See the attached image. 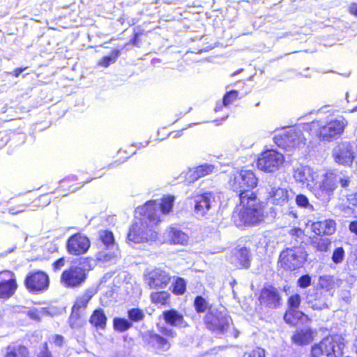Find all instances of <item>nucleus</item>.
<instances>
[{"mask_svg":"<svg viewBox=\"0 0 357 357\" xmlns=\"http://www.w3.org/2000/svg\"><path fill=\"white\" fill-rule=\"evenodd\" d=\"M239 199L242 208L234 216L236 225L255 226L264 220V207L254 192L243 193Z\"/></svg>","mask_w":357,"mask_h":357,"instance_id":"1","label":"nucleus"},{"mask_svg":"<svg viewBox=\"0 0 357 357\" xmlns=\"http://www.w3.org/2000/svg\"><path fill=\"white\" fill-rule=\"evenodd\" d=\"M351 183V177L347 174L342 172L328 171L316 181L312 192L317 198L328 202L339 184L343 189H347Z\"/></svg>","mask_w":357,"mask_h":357,"instance_id":"2","label":"nucleus"},{"mask_svg":"<svg viewBox=\"0 0 357 357\" xmlns=\"http://www.w3.org/2000/svg\"><path fill=\"white\" fill-rule=\"evenodd\" d=\"M174 202V196L164 197L160 203L156 201H149L144 206L137 207L135 210L136 216L147 215V218L158 225L161 222L160 213L168 214L172 209Z\"/></svg>","mask_w":357,"mask_h":357,"instance_id":"3","label":"nucleus"},{"mask_svg":"<svg viewBox=\"0 0 357 357\" xmlns=\"http://www.w3.org/2000/svg\"><path fill=\"white\" fill-rule=\"evenodd\" d=\"M140 216L139 220L132 225L128 234V240L135 243L156 241L158 234L153 230V227L156 225L151 222L147 215Z\"/></svg>","mask_w":357,"mask_h":357,"instance_id":"4","label":"nucleus"},{"mask_svg":"<svg viewBox=\"0 0 357 357\" xmlns=\"http://www.w3.org/2000/svg\"><path fill=\"white\" fill-rule=\"evenodd\" d=\"M312 123L318 127L317 134L319 139L331 142L341 136L348 122L344 117L339 116L326 123L320 121H314Z\"/></svg>","mask_w":357,"mask_h":357,"instance_id":"5","label":"nucleus"},{"mask_svg":"<svg viewBox=\"0 0 357 357\" xmlns=\"http://www.w3.org/2000/svg\"><path fill=\"white\" fill-rule=\"evenodd\" d=\"M344 347L343 339L339 335L328 336L319 344L314 345L311 350L312 357H340Z\"/></svg>","mask_w":357,"mask_h":357,"instance_id":"6","label":"nucleus"},{"mask_svg":"<svg viewBox=\"0 0 357 357\" xmlns=\"http://www.w3.org/2000/svg\"><path fill=\"white\" fill-rule=\"evenodd\" d=\"M257 183L258 178L250 170H241L233 174L229 180L230 187L238 193L239 197L243 193L253 192L251 190L257 185Z\"/></svg>","mask_w":357,"mask_h":357,"instance_id":"7","label":"nucleus"},{"mask_svg":"<svg viewBox=\"0 0 357 357\" xmlns=\"http://www.w3.org/2000/svg\"><path fill=\"white\" fill-rule=\"evenodd\" d=\"M307 255L303 247L287 248L280 253V261L284 268L294 270L303 265Z\"/></svg>","mask_w":357,"mask_h":357,"instance_id":"8","label":"nucleus"},{"mask_svg":"<svg viewBox=\"0 0 357 357\" xmlns=\"http://www.w3.org/2000/svg\"><path fill=\"white\" fill-rule=\"evenodd\" d=\"M86 270L77 265H73L63 271L60 282L66 288H77L81 287L86 279Z\"/></svg>","mask_w":357,"mask_h":357,"instance_id":"9","label":"nucleus"},{"mask_svg":"<svg viewBox=\"0 0 357 357\" xmlns=\"http://www.w3.org/2000/svg\"><path fill=\"white\" fill-rule=\"evenodd\" d=\"M274 141L279 147L289 149L305 144V138L300 129L291 128L275 135Z\"/></svg>","mask_w":357,"mask_h":357,"instance_id":"10","label":"nucleus"},{"mask_svg":"<svg viewBox=\"0 0 357 357\" xmlns=\"http://www.w3.org/2000/svg\"><path fill=\"white\" fill-rule=\"evenodd\" d=\"M220 200V196L215 192H206L197 195L194 198L195 213L197 215L204 217L215 208Z\"/></svg>","mask_w":357,"mask_h":357,"instance_id":"11","label":"nucleus"},{"mask_svg":"<svg viewBox=\"0 0 357 357\" xmlns=\"http://www.w3.org/2000/svg\"><path fill=\"white\" fill-rule=\"evenodd\" d=\"M284 160L282 153L274 150H266L258 158L257 167L262 171L274 172L280 169Z\"/></svg>","mask_w":357,"mask_h":357,"instance_id":"12","label":"nucleus"},{"mask_svg":"<svg viewBox=\"0 0 357 357\" xmlns=\"http://www.w3.org/2000/svg\"><path fill=\"white\" fill-rule=\"evenodd\" d=\"M50 284V279L45 272L37 271L27 274L24 280L26 288L31 292L40 293L46 291Z\"/></svg>","mask_w":357,"mask_h":357,"instance_id":"13","label":"nucleus"},{"mask_svg":"<svg viewBox=\"0 0 357 357\" xmlns=\"http://www.w3.org/2000/svg\"><path fill=\"white\" fill-rule=\"evenodd\" d=\"M231 319L222 312H211L206 314V327L216 334H224L229 328Z\"/></svg>","mask_w":357,"mask_h":357,"instance_id":"14","label":"nucleus"},{"mask_svg":"<svg viewBox=\"0 0 357 357\" xmlns=\"http://www.w3.org/2000/svg\"><path fill=\"white\" fill-rule=\"evenodd\" d=\"M354 146L349 142H341L333 149L335 161L342 165L350 166L355 158Z\"/></svg>","mask_w":357,"mask_h":357,"instance_id":"15","label":"nucleus"},{"mask_svg":"<svg viewBox=\"0 0 357 357\" xmlns=\"http://www.w3.org/2000/svg\"><path fill=\"white\" fill-rule=\"evenodd\" d=\"M293 176L297 183L312 192L318 174L310 167L301 165L294 168Z\"/></svg>","mask_w":357,"mask_h":357,"instance_id":"16","label":"nucleus"},{"mask_svg":"<svg viewBox=\"0 0 357 357\" xmlns=\"http://www.w3.org/2000/svg\"><path fill=\"white\" fill-rule=\"evenodd\" d=\"M171 279L169 273L160 268H155L144 275L146 284L151 289H162L167 286Z\"/></svg>","mask_w":357,"mask_h":357,"instance_id":"17","label":"nucleus"},{"mask_svg":"<svg viewBox=\"0 0 357 357\" xmlns=\"http://www.w3.org/2000/svg\"><path fill=\"white\" fill-rule=\"evenodd\" d=\"M266 190V199L271 204L284 206L291 199V194L287 188L277 185L275 183L268 184Z\"/></svg>","mask_w":357,"mask_h":357,"instance_id":"18","label":"nucleus"},{"mask_svg":"<svg viewBox=\"0 0 357 357\" xmlns=\"http://www.w3.org/2000/svg\"><path fill=\"white\" fill-rule=\"evenodd\" d=\"M17 288L16 277L13 272H0V298L7 299L12 296Z\"/></svg>","mask_w":357,"mask_h":357,"instance_id":"19","label":"nucleus"},{"mask_svg":"<svg viewBox=\"0 0 357 357\" xmlns=\"http://www.w3.org/2000/svg\"><path fill=\"white\" fill-rule=\"evenodd\" d=\"M89 247V238L79 233L71 236L66 243L68 252L73 255H80L86 252Z\"/></svg>","mask_w":357,"mask_h":357,"instance_id":"20","label":"nucleus"},{"mask_svg":"<svg viewBox=\"0 0 357 357\" xmlns=\"http://www.w3.org/2000/svg\"><path fill=\"white\" fill-rule=\"evenodd\" d=\"M301 296L298 294L292 295L289 298V309L284 316V319L287 323L296 325L304 316V314L298 310L301 304Z\"/></svg>","mask_w":357,"mask_h":357,"instance_id":"21","label":"nucleus"},{"mask_svg":"<svg viewBox=\"0 0 357 357\" xmlns=\"http://www.w3.org/2000/svg\"><path fill=\"white\" fill-rule=\"evenodd\" d=\"M259 300L261 305L273 309L280 306L281 296L276 288L270 286L261 290Z\"/></svg>","mask_w":357,"mask_h":357,"instance_id":"22","label":"nucleus"},{"mask_svg":"<svg viewBox=\"0 0 357 357\" xmlns=\"http://www.w3.org/2000/svg\"><path fill=\"white\" fill-rule=\"evenodd\" d=\"M143 338L145 342L154 349L166 351L170 348V343L167 339L153 331L145 333Z\"/></svg>","mask_w":357,"mask_h":357,"instance_id":"23","label":"nucleus"},{"mask_svg":"<svg viewBox=\"0 0 357 357\" xmlns=\"http://www.w3.org/2000/svg\"><path fill=\"white\" fill-rule=\"evenodd\" d=\"M311 229L318 236L332 235L336 230V222L332 219L319 220L312 223Z\"/></svg>","mask_w":357,"mask_h":357,"instance_id":"24","label":"nucleus"},{"mask_svg":"<svg viewBox=\"0 0 357 357\" xmlns=\"http://www.w3.org/2000/svg\"><path fill=\"white\" fill-rule=\"evenodd\" d=\"M162 317L165 323L171 326L183 328L189 326L183 315L174 309L163 311Z\"/></svg>","mask_w":357,"mask_h":357,"instance_id":"25","label":"nucleus"},{"mask_svg":"<svg viewBox=\"0 0 357 357\" xmlns=\"http://www.w3.org/2000/svg\"><path fill=\"white\" fill-rule=\"evenodd\" d=\"M229 260L237 268H249L250 255L248 250L245 248L235 249L230 256Z\"/></svg>","mask_w":357,"mask_h":357,"instance_id":"26","label":"nucleus"},{"mask_svg":"<svg viewBox=\"0 0 357 357\" xmlns=\"http://www.w3.org/2000/svg\"><path fill=\"white\" fill-rule=\"evenodd\" d=\"M215 167L211 164H203L189 170L187 180L190 183L195 182L199 178L209 175L215 172Z\"/></svg>","mask_w":357,"mask_h":357,"instance_id":"27","label":"nucleus"},{"mask_svg":"<svg viewBox=\"0 0 357 357\" xmlns=\"http://www.w3.org/2000/svg\"><path fill=\"white\" fill-rule=\"evenodd\" d=\"M306 300L309 306L314 310H321L328 307L325 296L320 291L314 290L312 293L309 292Z\"/></svg>","mask_w":357,"mask_h":357,"instance_id":"28","label":"nucleus"},{"mask_svg":"<svg viewBox=\"0 0 357 357\" xmlns=\"http://www.w3.org/2000/svg\"><path fill=\"white\" fill-rule=\"evenodd\" d=\"M166 238L170 244L185 245L188 241V236L176 227H169L166 231Z\"/></svg>","mask_w":357,"mask_h":357,"instance_id":"29","label":"nucleus"},{"mask_svg":"<svg viewBox=\"0 0 357 357\" xmlns=\"http://www.w3.org/2000/svg\"><path fill=\"white\" fill-rule=\"evenodd\" d=\"M96 293V291L93 288L86 289L82 294L77 297L73 307L74 310L79 311L81 309H85L87 307L88 303Z\"/></svg>","mask_w":357,"mask_h":357,"instance_id":"30","label":"nucleus"},{"mask_svg":"<svg viewBox=\"0 0 357 357\" xmlns=\"http://www.w3.org/2000/svg\"><path fill=\"white\" fill-rule=\"evenodd\" d=\"M292 342L298 345H305L312 340V331L309 328L298 329L291 337Z\"/></svg>","mask_w":357,"mask_h":357,"instance_id":"31","label":"nucleus"},{"mask_svg":"<svg viewBox=\"0 0 357 357\" xmlns=\"http://www.w3.org/2000/svg\"><path fill=\"white\" fill-rule=\"evenodd\" d=\"M4 357H29V353L25 346L13 343L7 347Z\"/></svg>","mask_w":357,"mask_h":357,"instance_id":"32","label":"nucleus"},{"mask_svg":"<svg viewBox=\"0 0 357 357\" xmlns=\"http://www.w3.org/2000/svg\"><path fill=\"white\" fill-rule=\"evenodd\" d=\"M107 318L102 309L99 308L93 311L89 322L96 328L105 329L107 325Z\"/></svg>","mask_w":357,"mask_h":357,"instance_id":"33","label":"nucleus"},{"mask_svg":"<svg viewBox=\"0 0 357 357\" xmlns=\"http://www.w3.org/2000/svg\"><path fill=\"white\" fill-rule=\"evenodd\" d=\"M6 203L7 207L3 208V212H8L13 215H16L25 212L26 208L29 206V204L24 203L14 204V203L12 202V199L7 201Z\"/></svg>","mask_w":357,"mask_h":357,"instance_id":"34","label":"nucleus"},{"mask_svg":"<svg viewBox=\"0 0 357 357\" xmlns=\"http://www.w3.org/2000/svg\"><path fill=\"white\" fill-rule=\"evenodd\" d=\"M331 241L328 238L314 236L310 238L311 245L317 251L326 252L330 247Z\"/></svg>","mask_w":357,"mask_h":357,"instance_id":"35","label":"nucleus"},{"mask_svg":"<svg viewBox=\"0 0 357 357\" xmlns=\"http://www.w3.org/2000/svg\"><path fill=\"white\" fill-rule=\"evenodd\" d=\"M170 294L167 291H157L151 294L150 298L153 303L157 305H165L168 303Z\"/></svg>","mask_w":357,"mask_h":357,"instance_id":"36","label":"nucleus"},{"mask_svg":"<svg viewBox=\"0 0 357 357\" xmlns=\"http://www.w3.org/2000/svg\"><path fill=\"white\" fill-rule=\"evenodd\" d=\"M114 328L119 332H125L132 326L129 320L124 318L115 317L113 320Z\"/></svg>","mask_w":357,"mask_h":357,"instance_id":"37","label":"nucleus"},{"mask_svg":"<svg viewBox=\"0 0 357 357\" xmlns=\"http://www.w3.org/2000/svg\"><path fill=\"white\" fill-rule=\"evenodd\" d=\"M238 92L236 90H232L227 92L223 97L222 103L217 104L215 111L218 112L221 109L222 107H226L233 102L238 97Z\"/></svg>","mask_w":357,"mask_h":357,"instance_id":"38","label":"nucleus"},{"mask_svg":"<svg viewBox=\"0 0 357 357\" xmlns=\"http://www.w3.org/2000/svg\"><path fill=\"white\" fill-rule=\"evenodd\" d=\"M128 317L129 321L138 323L142 321L145 317L144 311L139 308H132L128 310Z\"/></svg>","mask_w":357,"mask_h":357,"instance_id":"39","label":"nucleus"},{"mask_svg":"<svg viewBox=\"0 0 357 357\" xmlns=\"http://www.w3.org/2000/svg\"><path fill=\"white\" fill-rule=\"evenodd\" d=\"M319 284L321 288L326 289L327 291H329L335 287V279L332 275H324L319 277Z\"/></svg>","mask_w":357,"mask_h":357,"instance_id":"40","label":"nucleus"},{"mask_svg":"<svg viewBox=\"0 0 357 357\" xmlns=\"http://www.w3.org/2000/svg\"><path fill=\"white\" fill-rule=\"evenodd\" d=\"M120 55V51L118 50H112L108 55L104 56L99 61L98 65L103 67H108L111 63H114Z\"/></svg>","mask_w":357,"mask_h":357,"instance_id":"41","label":"nucleus"},{"mask_svg":"<svg viewBox=\"0 0 357 357\" xmlns=\"http://www.w3.org/2000/svg\"><path fill=\"white\" fill-rule=\"evenodd\" d=\"M99 238L107 248L114 246V238L112 232L107 230H101L99 231Z\"/></svg>","mask_w":357,"mask_h":357,"instance_id":"42","label":"nucleus"},{"mask_svg":"<svg viewBox=\"0 0 357 357\" xmlns=\"http://www.w3.org/2000/svg\"><path fill=\"white\" fill-rule=\"evenodd\" d=\"M296 203L298 206L307 208L310 211L314 210V206L310 204L308 198L303 194L298 195L296 197Z\"/></svg>","mask_w":357,"mask_h":357,"instance_id":"43","label":"nucleus"},{"mask_svg":"<svg viewBox=\"0 0 357 357\" xmlns=\"http://www.w3.org/2000/svg\"><path fill=\"white\" fill-rule=\"evenodd\" d=\"M116 257L114 252H110L106 250H102L96 254V259L98 261L107 263L113 260Z\"/></svg>","mask_w":357,"mask_h":357,"instance_id":"44","label":"nucleus"},{"mask_svg":"<svg viewBox=\"0 0 357 357\" xmlns=\"http://www.w3.org/2000/svg\"><path fill=\"white\" fill-rule=\"evenodd\" d=\"M194 305L197 312H204L208 307L207 302L202 296L196 297L194 302Z\"/></svg>","mask_w":357,"mask_h":357,"instance_id":"45","label":"nucleus"},{"mask_svg":"<svg viewBox=\"0 0 357 357\" xmlns=\"http://www.w3.org/2000/svg\"><path fill=\"white\" fill-rule=\"evenodd\" d=\"M185 288L186 284L185 280L182 278H178L174 284L173 292L175 294L181 295L185 292Z\"/></svg>","mask_w":357,"mask_h":357,"instance_id":"46","label":"nucleus"},{"mask_svg":"<svg viewBox=\"0 0 357 357\" xmlns=\"http://www.w3.org/2000/svg\"><path fill=\"white\" fill-rule=\"evenodd\" d=\"M68 321L69 324L73 328L80 326V320L78 311L74 310V309L73 308L72 313L69 317Z\"/></svg>","mask_w":357,"mask_h":357,"instance_id":"47","label":"nucleus"},{"mask_svg":"<svg viewBox=\"0 0 357 357\" xmlns=\"http://www.w3.org/2000/svg\"><path fill=\"white\" fill-rule=\"evenodd\" d=\"M344 257V250L342 247L337 248L333 253L332 260L335 264L341 263Z\"/></svg>","mask_w":357,"mask_h":357,"instance_id":"48","label":"nucleus"},{"mask_svg":"<svg viewBox=\"0 0 357 357\" xmlns=\"http://www.w3.org/2000/svg\"><path fill=\"white\" fill-rule=\"evenodd\" d=\"M44 309L42 308L40 310L38 309H33L30 310L27 312V315L29 317L30 319L34 320V321H40L42 314H43Z\"/></svg>","mask_w":357,"mask_h":357,"instance_id":"49","label":"nucleus"},{"mask_svg":"<svg viewBox=\"0 0 357 357\" xmlns=\"http://www.w3.org/2000/svg\"><path fill=\"white\" fill-rule=\"evenodd\" d=\"M298 285L301 288H306L311 284V278L309 275H302L297 281Z\"/></svg>","mask_w":357,"mask_h":357,"instance_id":"50","label":"nucleus"},{"mask_svg":"<svg viewBox=\"0 0 357 357\" xmlns=\"http://www.w3.org/2000/svg\"><path fill=\"white\" fill-rule=\"evenodd\" d=\"M66 259L64 257L59 258L53 263V269L57 271L61 269L65 266Z\"/></svg>","mask_w":357,"mask_h":357,"instance_id":"51","label":"nucleus"},{"mask_svg":"<svg viewBox=\"0 0 357 357\" xmlns=\"http://www.w3.org/2000/svg\"><path fill=\"white\" fill-rule=\"evenodd\" d=\"M248 357H265V350L257 347L249 354Z\"/></svg>","mask_w":357,"mask_h":357,"instance_id":"52","label":"nucleus"},{"mask_svg":"<svg viewBox=\"0 0 357 357\" xmlns=\"http://www.w3.org/2000/svg\"><path fill=\"white\" fill-rule=\"evenodd\" d=\"M52 342L58 347H62L64 344V337L60 335H55L52 337Z\"/></svg>","mask_w":357,"mask_h":357,"instance_id":"53","label":"nucleus"},{"mask_svg":"<svg viewBox=\"0 0 357 357\" xmlns=\"http://www.w3.org/2000/svg\"><path fill=\"white\" fill-rule=\"evenodd\" d=\"M38 357H52L51 352L49 351L47 343H44Z\"/></svg>","mask_w":357,"mask_h":357,"instance_id":"54","label":"nucleus"},{"mask_svg":"<svg viewBox=\"0 0 357 357\" xmlns=\"http://www.w3.org/2000/svg\"><path fill=\"white\" fill-rule=\"evenodd\" d=\"M161 333L170 337H174L176 335V333L172 328H168L167 327H163L160 330Z\"/></svg>","mask_w":357,"mask_h":357,"instance_id":"55","label":"nucleus"},{"mask_svg":"<svg viewBox=\"0 0 357 357\" xmlns=\"http://www.w3.org/2000/svg\"><path fill=\"white\" fill-rule=\"evenodd\" d=\"M290 234L292 236L301 237V236H303L304 232L300 228H294V229H291Z\"/></svg>","mask_w":357,"mask_h":357,"instance_id":"56","label":"nucleus"},{"mask_svg":"<svg viewBox=\"0 0 357 357\" xmlns=\"http://www.w3.org/2000/svg\"><path fill=\"white\" fill-rule=\"evenodd\" d=\"M349 12L352 15L357 16V3H353L350 5Z\"/></svg>","mask_w":357,"mask_h":357,"instance_id":"57","label":"nucleus"},{"mask_svg":"<svg viewBox=\"0 0 357 357\" xmlns=\"http://www.w3.org/2000/svg\"><path fill=\"white\" fill-rule=\"evenodd\" d=\"M349 230L357 235V221H354L350 223Z\"/></svg>","mask_w":357,"mask_h":357,"instance_id":"58","label":"nucleus"},{"mask_svg":"<svg viewBox=\"0 0 357 357\" xmlns=\"http://www.w3.org/2000/svg\"><path fill=\"white\" fill-rule=\"evenodd\" d=\"M26 69V68H17V69H15V70L13 71V75H14L15 77H19V76H20V74H21L24 70H25Z\"/></svg>","mask_w":357,"mask_h":357,"instance_id":"59","label":"nucleus"},{"mask_svg":"<svg viewBox=\"0 0 357 357\" xmlns=\"http://www.w3.org/2000/svg\"><path fill=\"white\" fill-rule=\"evenodd\" d=\"M352 204L357 206V193L354 195V197L352 199Z\"/></svg>","mask_w":357,"mask_h":357,"instance_id":"60","label":"nucleus"},{"mask_svg":"<svg viewBox=\"0 0 357 357\" xmlns=\"http://www.w3.org/2000/svg\"><path fill=\"white\" fill-rule=\"evenodd\" d=\"M233 335L235 338H237L239 335V332L237 330L234 329Z\"/></svg>","mask_w":357,"mask_h":357,"instance_id":"61","label":"nucleus"},{"mask_svg":"<svg viewBox=\"0 0 357 357\" xmlns=\"http://www.w3.org/2000/svg\"><path fill=\"white\" fill-rule=\"evenodd\" d=\"M356 111H357V106L351 110L352 112H354Z\"/></svg>","mask_w":357,"mask_h":357,"instance_id":"62","label":"nucleus"},{"mask_svg":"<svg viewBox=\"0 0 357 357\" xmlns=\"http://www.w3.org/2000/svg\"><path fill=\"white\" fill-rule=\"evenodd\" d=\"M355 347H356V352H357V339L356 340Z\"/></svg>","mask_w":357,"mask_h":357,"instance_id":"63","label":"nucleus"},{"mask_svg":"<svg viewBox=\"0 0 357 357\" xmlns=\"http://www.w3.org/2000/svg\"><path fill=\"white\" fill-rule=\"evenodd\" d=\"M72 178H73V180H76V178H75V176H74L72 177Z\"/></svg>","mask_w":357,"mask_h":357,"instance_id":"64","label":"nucleus"}]
</instances>
